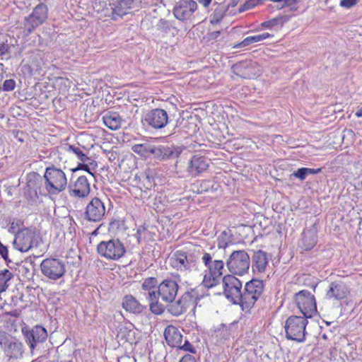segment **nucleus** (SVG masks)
Listing matches in <instances>:
<instances>
[{
  "label": "nucleus",
  "instance_id": "7ed1b4c3",
  "mask_svg": "<svg viewBox=\"0 0 362 362\" xmlns=\"http://www.w3.org/2000/svg\"><path fill=\"white\" fill-rule=\"evenodd\" d=\"M307 319L300 316H290L284 325L286 338L299 343L305 341L307 334L305 330Z\"/></svg>",
  "mask_w": 362,
  "mask_h": 362
},
{
  "label": "nucleus",
  "instance_id": "cd10ccee",
  "mask_svg": "<svg viewBox=\"0 0 362 362\" xmlns=\"http://www.w3.org/2000/svg\"><path fill=\"white\" fill-rule=\"evenodd\" d=\"M268 264V256L266 252L256 251L252 256V269L255 272H264Z\"/></svg>",
  "mask_w": 362,
  "mask_h": 362
},
{
  "label": "nucleus",
  "instance_id": "79ce46f5",
  "mask_svg": "<svg viewBox=\"0 0 362 362\" xmlns=\"http://www.w3.org/2000/svg\"><path fill=\"white\" fill-rule=\"evenodd\" d=\"M251 66H252V63H247V64L240 63V64H235L234 66L233 69H234V71L238 75H239L240 76H241L243 78H251L252 75L250 74L249 73L242 71V69H247Z\"/></svg>",
  "mask_w": 362,
  "mask_h": 362
},
{
  "label": "nucleus",
  "instance_id": "f704fd0d",
  "mask_svg": "<svg viewBox=\"0 0 362 362\" xmlns=\"http://www.w3.org/2000/svg\"><path fill=\"white\" fill-rule=\"evenodd\" d=\"M320 172H321L320 168L313 169L308 168H300L294 171L292 175L300 180H304L308 175H316Z\"/></svg>",
  "mask_w": 362,
  "mask_h": 362
},
{
  "label": "nucleus",
  "instance_id": "864d4df0",
  "mask_svg": "<svg viewBox=\"0 0 362 362\" xmlns=\"http://www.w3.org/2000/svg\"><path fill=\"white\" fill-rule=\"evenodd\" d=\"M199 4H202L204 7H207L211 2V0H197Z\"/></svg>",
  "mask_w": 362,
  "mask_h": 362
},
{
  "label": "nucleus",
  "instance_id": "a878e982",
  "mask_svg": "<svg viewBox=\"0 0 362 362\" xmlns=\"http://www.w3.org/2000/svg\"><path fill=\"white\" fill-rule=\"evenodd\" d=\"M166 343L171 347L180 346L182 344V335L179 329L173 325H168L164 330Z\"/></svg>",
  "mask_w": 362,
  "mask_h": 362
},
{
  "label": "nucleus",
  "instance_id": "3c124183",
  "mask_svg": "<svg viewBox=\"0 0 362 362\" xmlns=\"http://www.w3.org/2000/svg\"><path fill=\"white\" fill-rule=\"evenodd\" d=\"M18 227V224L14 221L11 222L8 227V232L10 233L16 234L18 231H17V228Z\"/></svg>",
  "mask_w": 362,
  "mask_h": 362
},
{
  "label": "nucleus",
  "instance_id": "5701e85b",
  "mask_svg": "<svg viewBox=\"0 0 362 362\" xmlns=\"http://www.w3.org/2000/svg\"><path fill=\"white\" fill-rule=\"evenodd\" d=\"M1 348L10 358H18L22 356L23 344L16 340H5L0 341Z\"/></svg>",
  "mask_w": 362,
  "mask_h": 362
},
{
  "label": "nucleus",
  "instance_id": "1a4fd4ad",
  "mask_svg": "<svg viewBox=\"0 0 362 362\" xmlns=\"http://www.w3.org/2000/svg\"><path fill=\"white\" fill-rule=\"evenodd\" d=\"M170 265L180 272H190L197 266V259L192 254L176 250L170 259Z\"/></svg>",
  "mask_w": 362,
  "mask_h": 362
},
{
  "label": "nucleus",
  "instance_id": "37998d69",
  "mask_svg": "<svg viewBox=\"0 0 362 362\" xmlns=\"http://www.w3.org/2000/svg\"><path fill=\"white\" fill-rule=\"evenodd\" d=\"M228 244L227 235L226 232H223L217 238V246L218 250L225 252V249L228 247Z\"/></svg>",
  "mask_w": 362,
  "mask_h": 362
},
{
  "label": "nucleus",
  "instance_id": "c85d7f7f",
  "mask_svg": "<svg viewBox=\"0 0 362 362\" xmlns=\"http://www.w3.org/2000/svg\"><path fill=\"white\" fill-rule=\"evenodd\" d=\"M122 307L126 311L134 314L141 313L144 309V306L132 295H127L124 297Z\"/></svg>",
  "mask_w": 362,
  "mask_h": 362
},
{
  "label": "nucleus",
  "instance_id": "603ef678",
  "mask_svg": "<svg viewBox=\"0 0 362 362\" xmlns=\"http://www.w3.org/2000/svg\"><path fill=\"white\" fill-rule=\"evenodd\" d=\"M180 362H196V361H195V358L193 356H192L190 354H186L181 358Z\"/></svg>",
  "mask_w": 362,
  "mask_h": 362
},
{
  "label": "nucleus",
  "instance_id": "aec40b11",
  "mask_svg": "<svg viewBox=\"0 0 362 362\" xmlns=\"http://www.w3.org/2000/svg\"><path fill=\"white\" fill-rule=\"evenodd\" d=\"M349 293L347 285L341 281H335L329 284L326 293V298L329 300H343Z\"/></svg>",
  "mask_w": 362,
  "mask_h": 362
},
{
  "label": "nucleus",
  "instance_id": "5fc2aeb1",
  "mask_svg": "<svg viewBox=\"0 0 362 362\" xmlns=\"http://www.w3.org/2000/svg\"><path fill=\"white\" fill-rule=\"evenodd\" d=\"M355 115L357 117H362V106L356 112Z\"/></svg>",
  "mask_w": 362,
  "mask_h": 362
},
{
  "label": "nucleus",
  "instance_id": "c756f323",
  "mask_svg": "<svg viewBox=\"0 0 362 362\" xmlns=\"http://www.w3.org/2000/svg\"><path fill=\"white\" fill-rule=\"evenodd\" d=\"M272 36H273V35H272L269 33H263L262 34H259L257 35L248 36V37H245L243 40H242L240 42L234 45L233 46V48L238 49V48L245 47L252 44L259 42L260 41H262L264 40L269 38Z\"/></svg>",
  "mask_w": 362,
  "mask_h": 362
},
{
  "label": "nucleus",
  "instance_id": "680f3d73",
  "mask_svg": "<svg viewBox=\"0 0 362 362\" xmlns=\"http://www.w3.org/2000/svg\"><path fill=\"white\" fill-rule=\"evenodd\" d=\"M140 232H141V230H140V229H139V230H137V233H138V234H140Z\"/></svg>",
  "mask_w": 362,
  "mask_h": 362
},
{
  "label": "nucleus",
  "instance_id": "6e6552de",
  "mask_svg": "<svg viewBox=\"0 0 362 362\" xmlns=\"http://www.w3.org/2000/svg\"><path fill=\"white\" fill-rule=\"evenodd\" d=\"M41 272L46 277L57 280L62 277L66 272L64 262L56 258H47L40 264Z\"/></svg>",
  "mask_w": 362,
  "mask_h": 362
},
{
  "label": "nucleus",
  "instance_id": "7c9ffc66",
  "mask_svg": "<svg viewBox=\"0 0 362 362\" xmlns=\"http://www.w3.org/2000/svg\"><path fill=\"white\" fill-rule=\"evenodd\" d=\"M317 243L316 233L313 230L303 232L300 246L305 250H311Z\"/></svg>",
  "mask_w": 362,
  "mask_h": 362
},
{
  "label": "nucleus",
  "instance_id": "6e6d98bb",
  "mask_svg": "<svg viewBox=\"0 0 362 362\" xmlns=\"http://www.w3.org/2000/svg\"><path fill=\"white\" fill-rule=\"evenodd\" d=\"M238 3V0H232L228 4V7H235Z\"/></svg>",
  "mask_w": 362,
  "mask_h": 362
},
{
  "label": "nucleus",
  "instance_id": "a18cd8bd",
  "mask_svg": "<svg viewBox=\"0 0 362 362\" xmlns=\"http://www.w3.org/2000/svg\"><path fill=\"white\" fill-rule=\"evenodd\" d=\"M257 1V0H250V1H247V2H245L239 8V12L240 13H243V12H244L245 11H247V10L253 8L255 6Z\"/></svg>",
  "mask_w": 362,
  "mask_h": 362
},
{
  "label": "nucleus",
  "instance_id": "f03ea898",
  "mask_svg": "<svg viewBox=\"0 0 362 362\" xmlns=\"http://www.w3.org/2000/svg\"><path fill=\"white\" fill-rule=\"evenodd\" d=\"M200 291V287L187 291L179 300L168 306V312L174 316H179L189 308H192L194 310L197 305V301L202 297Z\"/></svg>",
  "mask_w": 362,
  "mask_h": 362
},
{
  "label": "nucleus",
  "instance_id": "ea45409f",
  "mask_svg": "<svg viewBox=\"0 0 362 362\" xmlns=\"http://www.w3.org/2000/svg\"><path fill=\"white\" fill-rule=\"evenodd\" d=\"M158 296H156V300H148L151 312L158 315H162L165 310V305L158 301Z\"/></svg>",
  "mask_w": 362,
  "mask_h": 362
},
{
  "label": "nucleus",
  "instance_id": "b1692460",
  "mask_svg": "<svg viewBox=\"0 0 362 362\" xmlns=\"http://www.w3.org/2000/svg\"><path fill=\"white\" fill-rule=\"evenodd\" d=\"M158 282L155 277H148L141 284V293L148 300H156Z\"/></svg>",
  "mask_w": 362,
  "mask_h": 362
},
{
  "label": "nucleus",
  "instance_id": "49530a36",
  "mask_svg": "<svg viewBox=\"0 0 362 362\" xmlns=\"http://www.w3.org/2000/svg\"><path fill=\"white\" fill-rule=\"evenodd\" d=\"M358 3V0H341L340 6L346 8H350Z\"/></svg>",
  "mask_w": 362,
  "mask_h": 362
},
{
  "label": "nucleus",
  "instance_id": "a211bd4d",
  "mask_svg": "<svg viewBox=\"0 0 362 362\" xmlns=\"http://www.w3.org/2000/svg\"><path fill=\"white\" fill-rule=\"evenodd\" d=\"M202 260L207 267V272L215 274L216 276L222 278L224 263L223 260L218 259L216 252H205L202 257Z\"/></svg>",
  "mask_w": 362,
  "mask_h": 362
},
{
  "label": "nucleus",
  "instance_id": "6ab92c4d",
  "mask_svg": "<svg viewBox=\"0 0 362 362\" xmlns=\"http://www.w3.org/2000/svg\"><path fill=\"white\" fill-rule=\"evenodd\" d=\"M90 191V182L84 175L79 176L69 186V193L72 197L85 198Z\"/></svg>",
  "mask_w": 362,
  "mask_h": 362
},
{
  "label": "nucleus",
  "instance_id": "8fccbe9b",
  "mask_svg": "<svg viewBox=\"0 0 362 362\" xmlns=\"http://www.w3.org/2000/svg\"><path fill=\"white\" fill-rule=\"evenodd\" d=\"M223 17V14L221 11L215 10L211 22H218Z\"/></svg>",
  "mask_w": 362,
  "mask_h": 362
},
{
  "label": "nucleus",
  "instance_id": "f257e3e1",
  "mask_svg": "<svg viewBox=\"0 0 362 362\" xmlns=\"http://www.w3.org/2000/svg\"><path fill=\"white\" fill-rule=\"evenodd\" d=\"M43 177L45 189L49 194H58L66 188L67 177L60 168L54 165L47 167Z\"/></svg>",
  "mask_w": 362,
  "mask_h": 362
},
{
  "label": "nucleus",
  "instance_id": "f8f14e48",
  "mask_svg": "<svg viewBox=\"0 0 362 362\" xmlns=\"http://www.w3.org/2000/svg\"><path fill=\"white\" fill-rule=\"evenodd\" d=\"M144 124H146L154 129L164 128L168 122V115L163 109L156 108L146 112L142 119Z\"/></svg>",
  "mask_w": 362,
  "mask_h": 362
},
{
  "label": "nucleus",
  "instance_id": "e433bc0d",
  "mask_svg": "<svg viewBox=\"0 0 362 362\" xmlns=\"http://www.w3.org/2000/svg\"><path fill=\"white\" fill-rule=\"evenodd\" d=\"M13 276L12 273L8 269H6L0 272V293L8 288V282Z\"/></svg>",
  "mask_w": 362,
  "mask_h": 362
},
{
  "label": "nucleus",
  "instance_id": "dca6fc26",
  "mask_svg": "<svg viewBox=\"0 0 362 362\" xmlns=\"http://www.w3.org/2000/svg\"><path fill=\"white\" fill-rule=\"evenodd\" d=\"M105 214V207L103 202L95 197L88 204L86 208V218L89 221L98 222Z\"/></svg>",
  "mask_w": 362,
  "mask_h": 362
},
{
  "label": "nucleus",
  "instance_id": "412c9836",
  "mask_svg": "<svg viewBox=\"0 0 362 362\" xmlns=\"http://www.w3.org/2000/svg\"><path fill=\"white\" fill-rule=\"evenodd\" d=\"M209 167L207 159L204 156L195 155L188 161L186 170L192 177H196L206 170Z\"/></svg>",
  "mask_w": 362,
  "mask_h": 362
},
{
  "label": "nucleus",
  "instance_id": "ddd939ff",
  "mask_svg": "<svg viewBox=\"0 0 362 362\" xmlns=\"http://www.w3.org/2000/svg\"><path fill=\"white\" fill-rule=\"evenodd\" d=\"M178 284L173 280L165 279L158 284L157 296L168 304H172L178 291Z\"/></svg>",
  "mask_w": 362,
  "mask_h": 362
},
{
  "label": "nucleus",
  "instance_id": "9d476101",
  "mask_svg": "<svg viewBox=\"0 0 362 362\" xmlns=\"http://www.w3.org/2000/svg\"><path fill=\"white\" fill-rule=\"evenodd\" d=\"M264 287V283L261 280L252 279L247 282L243 293L242 305L252 306L262 296Z\"/></svg>",
  "mask_w": 362,
  "mask_h": 362
},
{
  "label": "nucleus",
  "instance_id": "09e8293b",
  "mask_svg": "<svg viewBox=\"0 0 362 362\" xmlns=\"http://www.w3.org/2000/svg\"><path fill=\"white\" fill-rule=\"evenodd\" d=\"M177 347L180 349H182L184 351H189L190 353H194V347L192 346V344L187 340H186L185 341V344L183 345L180 344V346H177Z\"/></svg>",
  "mask_w": 362,
  "mask_h": 362
},
{
  "label": "nucleus",
  "instance_id": "2eb2a0df",
  "mask_svg": "<svg viewBox=\"0 0 362 362\" xmlns=\"http://www.w3.org/2000/svg\"><path fill=\"white\" fill-rule=\"evenodd\" d=\"M197 9V4L194 0H180L173 8V15L179 21L188 20Z\"/></svg>",
  "mask_w": 362,
  "mask_h": 362
},
{
  "label": "nucleus",
  "instance_id": "423d86ee",
  "mask_svg": "<svg viewBox=\"0 0 362 362\" xmlns=\"http://www.w3.org/2000/svg\"><path fill=\"white\" fill-rule=\"evenodd\" d=\"M223 293L227 299L234 304L242 305L243 293L241 281L233 275L223 277Z\"/></svg>",
  "mask_w": 362,
  "mask_h": 362
},
{
  "label": "nucleus",
  "instance_id": "393cba45",
  "mask_svg": "<svg viewBox=\"0 0 362 362\" xmlns=\"http://www.w3.org/2000/svg\"><path fill=\"white\" fill-rule=\"evenodd\" d=\"M141 1L138 0H118L113 2L117 19L128 14L130 10L139 7Z\"/></svg>",
  "mask_w": 362,
  "mask_h": 362
},
{
  "label": "nucleus",
  "instance_id": "58836bf2",
  "mask_svg": "<svg viewBox=\"0 0 362 362\" xmlns=\"http://www.w3.org/2000/svg\"><path fill=\"white\" fill-rule=\"evenodd\" d=\"M97 167V162L95 160L89 158L88 161H86V163L81 162V163H78L76 170H85L88 172L90 175L94 177V171L95 170Z\"/></svg>",
  "mask_w": 362,
  "mask_h": 362
},
{
  "label": "nucleus",
  "instance_id": "473e14b6",
  "mask_svg": "<svg viewBox=\"0 0 362 362\" xmlns=\"http://www.w3.org/2000/svg\"><path fill=\"white\" fill-rule=\"evenodd\" d=\"M154 145L149 143H143L134 144L132 147V150L136 154L142 157H148L153 153Z\"/></svg>",
  "mask_w": 362,
  "mask_h": 362
},
{
  "label": "nucleus",
  "instance_id": "f3484780",
  "mask_svg": "<svg viewBox=\"0 0 362 362\" xmlns=\"http://www.w3.org/2000/svg\"><path fill=\"white\" fill-rule=\"evenodd\" d=\"M23 332L31 351L34 350L37 344L44 342L47 337L45 328L39 325L35 326L27 331L23 329Z\"/></svg>",
  "mask_w": 362,
  "mask_h": 362
},
{
  "label": "nucleus",
  "instance_id": "bb28decb",
  "mask_svg": "<svg viewBox=\"0 0 362 362\" xmlns=\"http://www.w3.org/2000/svg\"><path fill=\"white\" fill-rule=\"evenodd\" d=\"M94 8L98 13H100L101 17H108L114 21L117 20L113 2L107 4L104 1L98 0V1L95 2Z\"/></svg>",
  "mask_w": 362,
  "mask_h": 362
},
{
  "label": "nucleus",
  "instance_id": "72a5a7b5",
  "mask_svg": "<svg viewBox=\"0 0 362 362\" xmlns=\"http://www.w3.org/2000/svg\"><path fill=\"white\" fill-rule=\"evenodd\" d=\"M222 279L223 278H220V276H216L215 274H213L206 271L202 285L199 286V287H200L201 288L202 287L207 288H212L218 285Z\"/></svg>",
  "mask_w": 362,
  "mask_h": 362
},
{
  "label": "nucleus",
  "instance_id": "2f4dec72",
  "mask_svg": "<svg viewBox=\"0 0 362 362\" xmlns=\"http://www.w3.org/2000/svg\"><path fill=\"white\" fill-rule=\"evenodd\" d=\"M103 122L111 130H117L121 126V117L117 112H108L103 116Z\"/></svg>",
  "mask_w": 362,
  "mask_h": 362
},
{
  "label": "nucleus",
  "instance_id": "39448f33",
  "mask_svg": "<svg viewBox=\"0 0 362 362\" xmlns=\"http://www.w3.org/2000/svg\"><path fill=\"white\" fill-rule=\"evenodd\" d=\"M98 253L108 260H118L126 252L124 244L119 239L103 240L97 246Z\"/></svg>",
  "mask_w": 362,
  "mask_h": 362
},
{
  "label": "nucleus",
  "instance_id": "c9c22d12",
  "mask_svg": "<svg viewBox=\"0 0 362 362\" xmlns=\"http://www.w3.org/2000/svg\"><path fill=\"white\" fill-rule=\"evenodd\" d=\"M289 20L287 16H278L276 18H272L269 21L263 22L261 25L267 28H271L276 25H280L281 27Z\"/></svg>",
  "mask_w": 362,
  "mask_h": 362
},
{
  "label": "nucleus",
  "instance_id": "a19ab883",
  "mask_svg": "<svg viewBox=\"0 0 362 362\" xmlns=\"http://www.w3.org/2000/svg\"><path fill=\"white\" fill-rule=\"evenodd\" d=\"M71 81L66 78L59 77L55 79L54 86L58 88L60 92L66 93L71 87Z\"/></svg>",
  "mask_w": 362,
  "mask_h": 362
},
{
  "label": "nucleus",
  "instance_id": "20e7f679",
  "mask_svg": "<svg viewBox=\"0 0 362 362\" xmlns=\"http://www.w3.org/2000/svg\"><path fill=\"white\" fill-rule=\"evenodd\" d=\"M228 269L233 274L243 276L249 271V255L243 250H233L226 261Z\"/></svg>",
  "mask_w": 362,
  "mask_h": 362
},
{
  "label": "nucleus",
  "instance_id": "0eeeda50",
  "mask_svg": "<svg viewBox=\"0 0 362 362\" xmlns=\"http://www.w3.org/2000/svg\"><path fill=\"white\" fill-rule=\"evenodd\" d=\"M297 307L305 318H310L317 313L315 296L309 291L303 290L295 296Z\"/></svg>",
  "mask_w": 362,
  "mask_h": 362
},
{
  "label": "nucleus",
  "instance_id": "13d9d810",
  "mask_svg": "<svg viewBox=\"0 0 362 362\" xmlns=\"http://www.w3.org/2000/svg\"><path fill=\"white\" fill-rule=\"evenodd\" d=\"M99 228H96L93 233H92V235H96L98 234V230Z\"/></svg>",
  "mask_w": 362,
  "mask_h": 362
},
{
  "label": "nucleus",
  "instance_id": "bf43d9fd",
  "mask_svg": "<svg viewBox=\"0 0 362 362\" xmlns=\"http://www.w3.org/2000/svg\"><path fill=\"white\" fill-rule=\"evenodd\" d=\"M219 34H220V32H218H218H216V33H214V35L216 37V36H218Z\"/></svg>",
  "mask_w": 362,
  "mask_h": 362
},
{
  "label": "nucleus",
  "instance_id": "c03bdc74",
  "mask_svg": "<svg viewBox=\"0 0 362 362\" xmlns=\"http://www.w3.org/2000/svg\"><path fill=\"white\" fill-rule=\"evenodd\" d=\"M16 87V81L13 79H6L4 81L2 90L4 91H11L14 90Z\"/></svg>",
  "mask_w": 362,
  "mask_h": 362
},
{
  "label": "nucleus",
  "instance_id": "4d7b16f0",
  "mask_svg": "<svg viewBox=\"0 0 362 362\" xmlns=\"http://www.w3.org/2000/svg\"><path fill=\"white\" fill-rule=\"evenodd\" d=\"M159 23H160V25H165L167 23V21L161 19Z\"/></svg>",
  "mask_w": 362,
  "mask_h": 362
},
{
  "label": "nucleus",
  "instance_id": "4468645a",
  "mask_svg": "<svg viewBox=\"0 0 362 362\" xmlns=\"http://www.w3.org/2000/svg\"><path fill=\"white\" fill-rule=\"evenodd\" d=\"M35 233L28 228H23L16 234L14 247L22 252H28L34 245Z\"/></svg>",
  "mask_w": 362,
  "mask_h": 362
},
{
  "label": "nucleus",
  "instance_id": "052dcab7",
  "mask_svg": "<svg viewBox=\"0 0 362 362\" xmlns=\"http://www.w3.org/2000/svg\"><path fill=\"white\" fill-rule=\"evenodd\" d=\"M316 286H317V284H315H315H313L312 285V286H313L314 288L316 287Z\"/></svg>",
  "mask_w": 362,
  "mask_h": 362
},
{
  "label": "nucleus",
  "instance_id": "de8ad7c7",
  "mask_svg": "<svg viewBox=\"0 0 362 362\" xmlns=\"http://www.w3.org/2000/svg\"><path fill=\"white\" fill-rule=\"evenodd\" d=\"M274 2H278L281 3L282 5L281 6L280 8H282L285 6H291L297 2H298L300 0H271Z\"/></svg>",
  "mask_w": 362,
  "mask_h": 362
},
{
  "label": "nucleus",
  "instance_id": "4c0bfd02",
  "mask_svg": "<svg viewBox=\"0 0 362 362\" xmlns=\"http://www.w3.org/2000/svg\"><path fill=\"white\" fill-rule=\"evenodd\" d=\"M84 147L76 146L73 145H69L67 148V151L75 154L81 162L86 163V161H88L89 157L84 153Z\"/></svg>",
  "mask_w": 362,
  "mask_h": 362
},
{
  "label": "nucleus",
  "instance_id": "9b49d317",
  "mask_svg": "<svg viewBox=\"0 0 362 362\" xmlns=\"http://www.w3.org/2000/svg\"><path fill=\"white\" fill-rule=\"evenodd\" d=\"M48 8L44 4L37 5L33 12L25 18L24 25L29 33L42 25L47 18Z\"/></svg>",
  "mask_w": 362,
  "mask_h": 362
},
{
  "label": "nucleus",
  "instance_id": "4be33fe9",
  "mask_svg": "<svg viewBox=\"0 0 362 362\" xmlns=\"http://www.w3.org/2000/svg\"><path fill=\"white\" fill-rule=\"evenodd\" d=\"M181 153L182 148L179 146L159 145L154 146L153 155L159 160H168L178 158Z\"/></svg>",
  "mask_w": 362,
  "mask_h": 362
}]
</instances>
